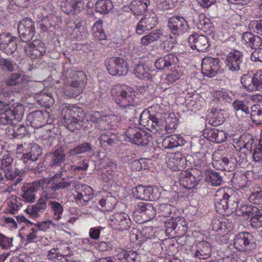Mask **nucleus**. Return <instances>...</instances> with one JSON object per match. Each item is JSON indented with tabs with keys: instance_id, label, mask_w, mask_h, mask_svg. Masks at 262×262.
<instances>
[{
	"instance_id": "nucleus-1",
	"label": "nucleus",
	"mask_w": 262,
	"mask_h": 262,
	"mask_svg": "<svg viewBox=\"0 0 262 262\" xmlns=\"http://www.w3.org/2000/svg\"><path fill=\"white\" fill-rule=\"evenodd\" d=\"M62 173H56L50 178H45L24 185L21 188L20 196L22 200L26 203H33L36 197V193L39 187L43 189L42 192L43 197L47 200L54 198L57 195L56 192L60 188L67 187L68 183H57V179L61 178Z\"/></svg>"
},
{
	"instance_id": "nucleus-2",
	"label": "nucleus",
	"mask_w": 262,
	"mask_h": 262,
	"mask_svg": "<svg viewBox=\"0 0 262 262\" xmlns=\"http://www.w3.org/2000/svg\"><path fill=\"white\" fill-rule=\"evenodd\" d=\"M113 99L120 107L126 108L124 112L134 115L135 110L129 108L127 111V107L134 106L135 103V92L133 89L125 84H116L114 85L111 91Z\"/></svg>"
},
{
	"instance_id": "nucleus-3",
	"label": "nucleus",
	"mask_w": 262,
	"mask_h": 262,
	"mask_svg": "<svg viewBox=\"0 0 262 262\" xmlns=\"http://www.w3.org/2000/svg\"><path fill=\"white\" fill-rule=\"evenodd\" d=\"M167 113L163 109L158 107L154 113L143 111L140 116V124L154 134L156 135L161 130L166 123Z\"/></svg>"
},
{
	"instance_id": "nucleus-4",
	"label": "nucleus",
	"mask_w": 262,
	"mask_h": 262,
	"mask_svg": "<svg viewBox=\"0 0 262 262\" xmlns=\"http://www.w3.org/2000/svg\"><path fill=\"white\" fill-rule=\"evenodd\" d=\"M67 84L64 91L65 95L70 98L78 96L85 89L87 76L83 71H71L67 76Z\"/></svg>"
},
{
	"instance_id": "nucleus-5",
	"label": "nucleus",
	"mask_w": 262,
	"mask_h": 262,
	"mask_svg": "<svg viewBox=\"0 0 262 262\" xmlns=\"http://www.w3.org/2000/svg\"><path fill=\"white\" fill-rule=\"evenodd\" d=\"M68 183L67 187L60 188L59 190L69 189L72 185L74 187L77 194L74 195L76 203L80 206H84L88 204V202L93 199L94 193L93 189L89 186L83 184H77L76 181H70L65 178L57 179V183Z\"/></svg>"
},
{
	"instance_id": "nucleus-6",
	"label": "nucleus",
	"mask_w": 262,
	"mask_h": 262,
	"mask_svg": "<svg viewBox=\"0 0 262 262\" xmlns=\"http://www.w3.org/2000/svg\"><path fill=\"white\" fill-rule=\"evenodd\" d=\"M167 26L171 33L174 37L170 36L167 42L164 43V48L167 45V51L172 50L174 43H177V37L186 32L189 29L187 21L182 16L174 15L170 17L168 20Z\"/></svg>"
},
{
	"instance_id": "nucleus-7",
	"label": "nucleus",
	"mask_w": 262,
	"mask_h": 262,
	"mask_svg": "<svg viewBox=\"0 0 262 262\" xmlns=\"http://www.w3.org/2000/svg\"><path fill=\"white\" fill-rule=\"evenodd\" d=\"M203 172L201 170L192 168L190 171L182 173L180 176L181 185L187 189L194 188L202 179Z\"/></svg>"
},
{
	"instance_id": "nucleus-8",
	"label": "nucleus",
	"mask_w": 262,
	"mask_h": 262,
	"mask_svg": "<svg viewBox=\"0 0 262 262\" xmlns=\"http://www.w3.org/2000/svg\"><path fill=\"white\" fill-rule=\"evenodd\" d=\"M105 65L107 70L113 76L125 75L128 73L127 63L122 58L111 57L106 62Z\"/></svg>"
},
{
	"instance_id": "nucleus-9",
	"label": "nucleus",
	"mask_w": 262,
	"mask_h": 262,
	"mask_svg": "<svg viewBox=\"0 0 262 262\" xmlns=\"http://www.w3.org/2000/svg\"><path fill=\"white\" fill-rule=\"evenodd\" d=\"M18 32L22 41H29L35 34L34 22L29 18H24L18 26Z\"/></svg>"
},
{
	"instance_id": "nucleus-10",
	"label": "nucleus",
	"mask_w": 262,
	"mask_h": 262,
	"mask_svg": "<svg viewBox=\"0 0 262 262\" xmlns=\"http://www.w3.org/2000/svg\"><path fill=\"white\" fill-rule=\"evenodd\" d=\"M211 244L205 241L199 242L192 247L191 254L196 261L207 259L211 253Z\"/></svg>"
},
{
	"instance_id": "nucleus-11",
	"label": "nucleus",
	"mask_w": 262,
	"mask_h": 262,
	"mask_svg": "<svg viewBox=\"0 0 262 262\" xmlns=\"http://www.w3.org/2000/svg\"><path fill=\"white\" fill-rule=\"evenodd\" d=\"M17 48V38L9 33L0 34V49L7 55H12Z\"/></svg>"
},
{
	"instance_id": "nucleus-12",
	"label": "nucleus",
	"mask_w": 262,
	"mask_h": 262,
	"mask_svg": "<svg viewBox=\"0 0 262 262\" xmlns=\"http://www.w3.org/2000/svg\"><path fill=\"white\" fill-rule=\"evenodd\" d=\"M221 68L220 60L218 58L206 57L203 59L202 62V72L208 77L215 76Z\"/></svg>"
},
{
	"instance_id": "nucleus-13",
	"label": "nucleus",
	"mask_w": 262,
	"mask_h": 262,
	"mask_svg": "<svg viewBox=\"0 0 262 262\" xmlns=\"http://www.w3.org/2000/svg\"><path fill=\"white\" fill-rule=\"evenodd\" d=\"M110 225L116 230H127L131 225V220L128 214L124 212L115 213L110 218Z\"/></svg>"
},
{
	"instance_id": "nucleus-14",
	"label": "nucleus",
	"mask_w": 262,
	"mask_h": 262,
	"mask_svg": "<svg viewBox=\"0 0 262 262\" xmlns=\"http://www.w3.org/2000/svg\"><path fill=\"white\" fill-rule=\"evenodd\" d=\"M157 24L158 19L155 13L146 14L138 22L136 27V33L141 34L144 32L155 28Z\"/></svg>"
},
{
	"instance_id": "nucleus-15",
	"label": "nucleus",
	"mask_w": 262,
	"mask_h": 262,
	"mask_svg": "<svg viewBox=\"0 0 262 262\" xmlns=\"http://www.w3.org/2000/svg\"><path fill=\"white\" fill-rule=\"evenodd\" d=\"M26 54L32 59L44 55L46 52L45 44L39 40H34L32 42L26 43L24 46Z\"/></svg>"
},
{
	"instance_id": "nucleus-16",
	"label": "nucleus",
	"mask_w": 262,
	"mask_h": 262,
	"mask_svg": "<svg viewBox=\"0 0 262 262\" xmlns=\"http://www.w3.org/2000/svg\"><path fill=\"white\" fill-rule=\"evenodd\" d=\"M189 45L191 49L199 52H204L209 47L208 38L206 35H199L197 33L191 34L188 39Z\"/></svg>"
},
{
	"instance_id": "nucleus-17",
	"label": "nucleus",
	"mask_w": 262,
	"mask_h": 262,
	"mask_svg": "<svg viewBox=\"0 0 262 262\" xmlns=\"http://www.w3.org/2000/svg\"><path fill=\"white\" fill-rule=\"evenodd\" d=\"M26 149V153H24L21 157L23 163L26 165L34 164V162L42 155V149L37 144H28Z\"/></svg>"
},
{
	"instance_id": "nucleus-18",
	"label": "nucleus",
	"mask_w": 262,
	"mask_h": 262,
	"mask_svg": "<svg viewBox=\"0 0 262 262\" xmlns=\"http://www.w3.org/2000/svg\"><path fill=\"white\" fill-rule=\"evenodd\" d=\"M253 237L251 234L242 232L237 234L234 239V246L239 251L250 250L251 248Z\"/></svg>"
},
{
	"instance_id": "nucleus-19",
	"label": "nucleus",
	"mask_w": 262,
	"mask_h": 262,
	"mask_svg": "<svg viewBox=\"0 0 262 262\" xmlns=\"http://www.w3.org/2000/svg\"><path fill=\"white\" fill-rule=\"evenodd\" d=\"M232 185L241 192H251L253 188V183L247 180V177L244 174L235 173L231 180Z\"/></svg>"
},
{
	"instance_id": "nucleus-20",
	"label": "nucleus",
	"mask_w": 262,
	"mask_h": 262,
	"mask_svg": "<svg viewBox=\"0 0 262 262\" xmlns=\"http://www.w3.org/2000/svg\"><path fill=\"white\" fill-rule=\"evenodd\" d=\"M125 136L126 139L125 140L138 145H145L148 142L145 134L143 136L137 128L129 127L125 133Z\"/></svg>"
},
{
	"instance_id": "nucleus-21",
	"label": "nucleus",
	"mask_w": 262,
	"mask_h": 262,
	"mask_svg": "<svg viewBox=\"0 0 262 262\" xmlns=\"http://www.w3.org/2000/svg\"><path fill=\"white\" fill-rule=\"evenodd\" d=\"M243 55L238 51L235 50L229 53L226 58V68L230 71L236 72L240 70L242 62Z\"/></svg>"
},
{
	"instance_id": "nucleus-22",
	"label": "nucleus",
	"mask_w": 262,
	"mask_h": 262,
	"mask_svg": "<svg viewBox=\"0 0 262 262\" xmlns=\"http://www.w3.org/2000/svg\"><path fill=\"white\" fill-rule=\"evenodd\" d=\"M168 167L173 171L183 170L186 165V159L180 152L170 155L167 162Z\"/></svg>"
},
{
	"instance_id": "nucleus-23",
	"label": "nucleus",
	"mask_w": 262,
	"mask_h": 262,
	"mask_svg": "<svg viewBox=\"0 0 262 262\" xmlns=\"http://www.w3.org/2000/svg\"><path fill=\"white\" fill-rule=\"evenodd\" d=\"M48 157L50 166L59 167L62 169L65 166L66 155L64 153V149L62 147H60L51 152Z\"/></svg>"
},
{
	"instance_id": "nucleus-24",
	"label": "nucleus",
	"mask_w": 262,
	"mask_h": 262,
	"mask_svg": "<svg viewBox=\"0 0 262 262\" xmlns=\"http://www.w3.org/2000/svg\"><path fill=\"white\" fill-rule=\"evenodd\" d=\"M179 59L176 55L169 53L158 58L155 61V66L158 70H165L172 66L176 65Z\"/></svg>"
},
{
	"instance_id": "nucleus-25",
	"label": "nucleus",
	"mask_w": 262,
	"mask_h": 262,
	"mask_svg": "<svg viewBox=\"0 0 262 262\" xmlns=\"http://www.w3.org/2000/svg\"><path fill=\"white\" fill-rule=\"evenodd\" d=\"M61 114V119H74L78 120L79 118V119L83 120L84 116V113L82 109L75 106L63 107Z\"/></svg>"
},
{
	"instance_id": "nucleus-26",
	"label": "nucleus",
	"mask_w": 262,
	"mask_h": 262,
	"mask_svg": "<svg viewBox=\"0 0 262 262\" xmlns=\"http://www.w3.org/2000/svg\"><path fill=\"white\" fill-rule=\"evenodd\" d=\"M45 199L46 198L43 197L42 195L38 200L37 203L27 207L26 209V212L34 219L40 216L47 208V203Z\"/></svg>"
},
{
	"instance_id": "nucleus-27",
	"label": "nucleus",
	"mask_w": 262,
	"mask_h": 262,
	"mask_svg": "<svg viewBox=\"0 0 262 262\" xmlns=\"http://www.w3.org/2000/svg\"><path fill=\"white\" fill-rule=\"evenodd\" d=\"M213 166L218 170L230 171L235 167V159L226 157H221L219 159H214L212 162Z\"/></svg>"
},
{
	"instance_id": "nucleus-28",
	"label": "nucleus",
	"mask_w": 262,
	"mask_h": 262,
	"mask_svg": "<svg viewBox=\"0 0 262 262\" xmlns=\"http://www.w3.org/2000/svg\"><path fill=\"white\" fill-rule=\"evenodd\" d=\"M195 25L199 29L203 31L207 35H210L215 32V28L213 24L203 14L199 15Z\"/></svg>"
},
{
	"instance_id": "nucleus-29",
	"label": "nucleus",
	"mask_w": 262,
	"mask_h": 262,
	"mask_svg": "<svg viewBox=\"0 0 262 262\" xmlns=\"http://www.w3.org/2000/svg\"><path fill=\"white\" fill-rule=\"evenodd\" d=\"M153 191V188L151 187L138 185L133 188L132 193L137 199L143 200H152L154 199L152 195Z\"/></svg>"
},
{
	"instance_id": "nucleus-30",
	"label": "nucleus",
	"mask_w": 262,
	"mask_h": 262,
	"mask_svg": "<svg viewBox=\"0 0 262 262\" xmlns=\"http://www.w3.org/2000/svg\"><path fill=\"white\" fill-rule=\"evenodd\" d=\"M258 213H259V210L256 206L243 203L240 204L238 210H236L237 215L243 216L245 219L250 220Z\"/></svg>"
},
{
	"instance_id": "nucleus-31",
	"label": "nucleus",
	"mask_w": 262,
	"mask_h": 262,
	"mask_svg": "<svg viewBox=\"0 0 262 262\" xmlns=\"http://www.w3.org/2000/svg\"><path fill=\"white\" fill-rule=\"evenodd\" d=\"M185 142V140L181 135H171L164 139L162 141V146L165 148L171 149L182 146Z\"/></svg>"
},
{
	"instance_id": "nucleus-32",
	"label": "nucleus",
	"mask_w": 262,
	"mask_h": 262,
	"mask_svg": "<svg viewBox=\"0 0 262 262\" xmlns=\"http://www.w3.org/2000/svg\"><path fill=\"white\" fill-rule=\"evenodd\" d=\"M203 135L210 140L220 143L224 142L227 137L225 132L222 130L215 128L206 129L203 130Z\"/></svg>"
},
{
	"instance_id": "nucleus-33",
	"label": "nucleus",
	"mask_w": 262,
	"mask_h": 262,
	"mask_svg": "<svg viewBox=\"0 0 262 262\" xmlns=\"http://www.w3.org/2000/svg\"><path fill=\"white\" fill-rule=\"evenodd\" d=\"M27 120L28 122H29L30 125L34 128H40L45 123L43 113L39 110L29 113Z\"/></svg>"
},
{
	"instance_id": "nucleus-34",
	"label": "nucleus",
	"mask_w": 262,
	"mask_h": 262,
	"mask_svg": "<svg viewBox=\"0 0 262 262\" xmlns=\"http://www.w3.org/2000/svg\"><path fill=\"white\" fill-rule=\"evenodd\" d=\"M242 41L248 44L252 49H258L262 46V39L257 35H254L250 32H245L243 34Z\"/></svg>"
},
{
	"instance_id": "nucleus-35",
	"label": "nucleus",
	"mask_w": 262,
	"mask_h": 262,
	"mask_svg": "<svg viewBox=\"0 0 262 262\" xmlns=\"http://www.w3.org/2000/svg\"><path fill=\"white\" fill-rule=\"evenodd\" d=\"M150 4V0H133L130 4V10L135 15L144 12Z\"/></svg>"
},
{
	"instance_id": "nucleus-36",
	"label": "nucleus",
	"mask_w": 262,
	"mask_h": 262,
	"mask_svg": "<svg viewBox=\"0 0 262 262\" xmlns=\"http://www.w3.org/2000/svg\"><path fill=\"white\" fill-rule=\"evenodd\" d=\"M205 181L212 186H217L222 184L223 178L221 172L213 170H207L205 173Z\"/></svg>"
},
{
	"instance_id": "nucleus-37",
	"label": "nucleus",
	"mask_w": 262,
	"mask_h": 262,
	"mask_svg": "<svg viewBox=\"0 0 262 262\" xmlns=\"http://www.w3.org/2000/svg\"><path fill=\"white\" fill-rule=\"evenodd\" d=\"M35 99L39 104L47 107H51L54 103V99L51 93L41 91L35 96Z\"/></svg>"
},
{
	"instance_id": "nucleus-38",
	"label": "nucleus",
	"mask_w": 262,
	"mask_h": 262,
	"mask_svg": "<svg viewBox=\"0 0 262 262\" xmlns=\"http://www.w3.org/2000/svg\"><path fill=\"white\" fill-rule=\"evenodd\" d=\"M16 113L10 104L0 115V125H9L15 119Z\"/></svg>"
},
{
	"instance_id": "nucleus-39",
	"label": "nucleus",
	"mask_w": 262,
	"mask_h": 262,
	"mask_svg": "<svg viewBox=\"0 0 262 262\" xmlns=\"http://www.w3.org/2000/svg\"><path fill=\"white\" fill-rule=\"evenodd\" d=\"M116 205L115 198L112 195L102 197L99 200L98 208L103 211H110L112 210Z\"/></svg>"
},
{
	"instance_id": "nucleus-40",
	"label": "nucleus",
	"mask_w": 262,
	"mask_h": 262,
	"mask_svg": "<svg viewBox=\"0 0 262 262\" xmlns=\"http://www.w3.org/2000/svg\"><path fill=\"white\" fill-rule=\"evenodd\" d=\"M149 68L143 62L139 61L135 68L134 73L140 79H148L150 77Z\"/></svg>"
},
{
	"instance_id": "nucleus-41",
	"label": "nucleus",
	"mask_w": 262,
	"mask_h": 262,
	"mask_svg": "<svg viewBox=\"0 0 262 262\" xmlns=\"http://www.w3.org/2000/svg\"><path fill=\"white\" fill-rule=\"evenodd\" d=\"M101 146H113L117 144L118 140L116 135L110 132H106L101 134L98 138Z\"/></svg>"
},
{
	"instance_id": "nucleus-42",
	"label": "nucleus",
	"mask_w": 262,
	"mask_h": 262,
	"mask_svg": "<svg viewBox=\"0 0 262 262\" xmlns=\"http://www.w3.org/2000/svg\"><path fill=\"white\" fill-rule=\"evenodd\" d=\"M241 81L243 86L249 92L257 89L255 75L251 76L248 74H244L241 77Z\"/></svg>"
},
{
	"instance_id": "nucleus-43",
	"label": "nucleus",
	"mask_w": 262,
	"mask_h": 262,
	"mask_svg": "<svg viewBox=\"0 0 262 262\" xmlns=\"http://www.w3.org/2000/svg\"><path fill=\"white\" fill-rule=\"evenodd\" d=\"M48 205L53 213L54 219L57 221L61 220L63 212V207L61 204L56 201H50Z\"/></svg>"
},
{
	"instance_id": "nucleus-44",
	"label": "nucleus",
	"mask_w": 262,
	"mask_h": 262,
	"mask_svg": "<svg viewBox=\"0 0 262 262\" xmlns=\"http://www.w3.org/2000/svg\"><path fill=\"white\" fill-rule=\"evenodd\" d=\"M163 34V31L156 29L144 35L141 39V43L143 46H147L151 42L157 40Z\"/></svg>"
},
{
	"instance_id": "nucleus-45",
	"label": "nucleus",
	"mask_w": 262,
	"mask_h": 262,
	"mask_svg": "<svg viewBox=\"0 0 262 262\" xmlns=\"http://www.w3.org/2000/svg\"><path fill=\"white\" fill-rule=\"evenodd\" d=\"M226 192L224 191L220 192L216 196L215 206L217 209V211L220 213H223V211H226L227 210V205L226 200Z\"/></svg>"
},
{
	"instance_id": "nucleus-46",
	"label": "nucleus",
	"mask_w": 262,
	"mask_h": 262,
	"mask_svg": "<svg viewBox=\"0 0 262 262\" xmlns=\"http://www.w3.org/2000/svg\"><path fill=\"white\" fill-rule=\"evenodd\" d=\"M29 77L24 74L19 73H13L10 75L7 79H6L5 83L8 86H15L16 85L19 80L22 81H29Z\"/></svg>"
},
{
	"instance_id": "nucleus-47",
	"label": "nucleus",
	"mask_w": 262,
	"mask_h": 262,
	"mask_svg": "<svg viewBox=\"0 0 262 262\" xmlns=\"http://www.w3.org/2000/svg\"><path fill=\"white\" fill-rule=\"evenodd\" d=\"M113 7L110 0H98L95 4V9L101 14L107 13Z\"/></svg>"
},
{
	"instance_id": "nucleus-48",
	"label": "nucleus",
	"mask_w": 262,
	"mask_h": 262,
	"mask_svg": "<svg viewBox=\"0 0 262 262\" xmlns=\"http://www.w3.org/2000/svg\"><path fill=\"white\" fill-rule=\"evenodd\" d=\"M92 151V145L88 142H83L77 145L75 147L69 151L70 156H75L78 154L90 152Z\"/></svg>"
},
{
	"instance_id": "nucleus-49",
	"label": "nucleus",
	"mask_w": 262,
	"mask_h": 262,
	"mask_svg": "<svg viewBox=\"0 0 262 262\" xmlns=\"http://www.w3.org/2000/svg\"><path fill=\"white\" fill-rule=\"evenodd\" d=\"M78 3L77 0H66L63 3L62 11L67 14H75L80 11Z\"/></svg>"
},
{
	"instance_id": "nucleus-50",
	"label": "nucleus",
	"mask_w": 262,
	"mask_h": 262,
	"mask_svg": "<svg viewBox=\"0 0 262 262\" xmlns=\"http://www.w3.org/2000/svg\"><path fill=\"white\" fill-rule=\"evenodd\" d=\"M48 258L53 262H68L67 255H63L59 252L58 248L51 249L47 255Z\"/></svg>"
},
{
	"instance_id": "nucleus-51",
	"label": "nucleus",
	"mask_w": 262,
	"mask_h": 262,
	"mask_svg": "<svg viewBox=\"0 0 262 262\" xmlns=\"http://www.w3.org/2000/svg\"><path fill=\"white\" fill-rule=\"evenodd\" d=\"M226 197L228 212H235L236 214V210H238L240 204L235 195H229L228 193H226Z\"/></svg>"
},
{
	"instance_id": "nucleus-52",
	"label": "nucleus",
	"mask_w": 262,
	"mask_h": 262,
	"mask_svg": "<svg viewBox=\"0 0 262 262\" xmlns=\"http://www.w3.org/2000/svg\"><path fill=\"white\" fill-rule=\"evenodd\" d=\"M62 123L66 126L68 129L71 132H74L75 130L80 129L81 127L83 125V120H78L74 119H62Z\"/></svg>"
},
{
	"instance_id": "nucleus-53",
	"label": "nucleus",
	"mask_w": 262,
	"mask_h": 262,
	"mask_svg": "<svg viewBox=\"0 0 262 262\" xmlns=\"http://www.w3.org/2000/svg\"><path fill=\"white\" fill-rule=\"evenodd\" d=\"M103 20L99 19L94 24L93 28V34L96 39L99 40H103L106 39V35L102 29Z\"/></svg>"
},
{
	"instance_id": "nucleus-54",
	"label": "nucleus",
	"mask_w": 262,
	"mask_h": 262,
	"mask_svg": "<svg viewBox=\"0 0 262 262\" xmlns=\"http://www.w3.org/2000/svg\"><path fill=\"white\" fill-rule=\"evenodd\" d=\"M232 106L236 111L237 115L242 114V116L244 115H247L250 113L249 107L243 101L236 100L232 103Z\"/></svg>"
},
{
	"instance_id": "nucleus-55",
	"label": "nucleus",
	"mask_w": 262,
	"mask_h": 262,
	"mask_svg": "<svg viewBox=\"0 0 262 262\" xmlns=\"http://www.w3.org/2000/svg\"><path fill=\"white\" fill-rule=\"evenodd\" d=\"M249 202L255 204H262V190L255 191L254 185L251 192H246Z\"/></svg>"
},
{
	"instance_id": "nucleus-56",
	"label": "nucleus",
	"mask_w": 262,
	"mask_h": 262,
	"mask_svg": "<svg viewBox=\"0 0 262 262\" xmlns=\"http://www.w3.org/2000/svg\"><path fill=\"white\" fill-rule=\"evenodd\" d=\"M182 76L181 69L178 67L172 70L169 74L167 75L164 82L168 85L172 84L176 81L179 79Z\"/></svg>"
},
{
	"instance_id": "nucleus-57",
	"label": "nucleus",
	"mask_w": 262,
	"mask_h": 262,
	"mask_svg": "<svg viewBox=\"0 0 262 262\" xmlns=\"http://www.w3.org/2000/svg\"><path fill=\"white\" fill-rule=\"evenodd\" d=\"M251 118L256 124H262V110L258 105H254L251 107Z\"/></svg>"
},
{
	"instance_id": "nucleus-58",
	"label": "nucleus",
	"mask_w": 262,
	"mask_h": 262,
	"mask_svg": "<svg viewBox=\"0 0 262 262\" xmlns=\"http://www.w3.org/2000/svg\"><path fill=\"white\" fill-rule=\"evenodd\" d=\"M119 255L122 256L127 262H135L140 259V256L137 252L133 250L125 251L122 250L119 253Z\"/></svg>"
},
{
	"instance_id": "nucleus-59",
	"label": "nucleus",
	"mask_w": 262,
	"mask_h": 262,
	"mask_svg": "<svg viewBox=\"0 0 262 262\" xmlns=\"http://www.w3.org/2000/svg\"><path fill=\"white\" fill-rule=\"evenodd\" d=\"M26 236L28 243H36L40 241L41 239V236L38 234V230L34 227H32L28 230L26 233Z\"/></svg>"
},
{
	"instance_id": "nucleus-60",
	"label": "nucleus",
	"mask_w": 262,
	"mask_h": 262,
	"mask_svg": "<svg viewBox=\"0 0 262 262\" xmlns=\"http://www.w3.org/2000/svg\"><path fill=\"white\" fill-rule=\"evenodd\" d=\"M29 134L27 127L25 125H20L19 126H15L14 128L13 136L14 138L21 139Z\"/></svg>"
},
{
	"instance_id": "nucleus-61",
	"label": "nucleus",
	"mask_w": 262,
	"mask_h": 262,
	"mask_svg": "<svg viewBox=\"0 0 262 262\" xmlns=\"http://www.w3.org/2000/svg\"><path fill=\"white\" fill-rule=\"evenodd\" d=\"M176 220L173 219H168L165 223V233L169 236H172V232L176 229L177 226Z\"/></svg>"
},
{
	"instance_id": "nucleus-62",
	"label": "nucleus",
	"mask_w": 262,
	"mask_h": 262,
	"mask_svg": "<svg viewBox=\"0 0 262 262\" xmlns=\"http://www.w3.org/2000/svg\"><path fill=\"white\" fill-rule=\"evenodd\" d=\"M0 67L3 70L12 72L14 70L15 64L10 59L2 58L0 59Z\"/></svg>"
},
{
	"instance_id": "nucleus-63",
	"label": "nucleus",
	"mask_w": 262,
	"mask_h": 262,
	"mask_svg": "<svg viewBox=\"0 0 262 262\" xmlns=\"http://www.w3.org/2000/svg\"><path fill=\"white\" fill-rule=\"evenodd\" d=\"M250 30L258 34L262 35V19L253 20L249 24Z\"/></svg>"
},
{
	"instance_id": "nucleus-64",
	"label": "nucleus",
	"mask_w": 262,
	"mask_h": 262,
	"mask_svg": "<svg viewBox=\"0 0 262 262\" xmlns=\"http://www.w3.org/2000/svg\"><path fill=\"white\" fill-rule=\"evenodd\" d=\"M253 158L256 162H262V140L259 141L255 147Z\"/></svg>"
}]
</instances>
